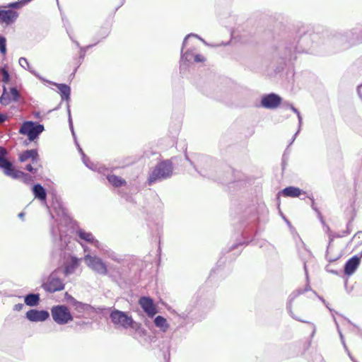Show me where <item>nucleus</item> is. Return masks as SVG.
Segmentation results:
<instances>
[{"label":"nucleus","mask_w":362,"mask_h":362,"mask_svg":"<svg viewBox=\"0 0 362 362\" xmlns=\"http://www.w3.org/2000/svg\"><path fill=\"white\" fill-rule=\"evenodd\" d=\"M8 151L3 146H0V169L3 170L4 175L8 176L11 170L13 163L7 160Z\"/></svg>","instance_id":"nucleus-15"},{"label":"nucleus","mask_w":362,"mask_h":362,"mask_svg":"<svg viewBox=\"0 0 362 362\" xmlns=\"http://www.w3.org/2000/svg\"><path fill=\"white\" fill-rule=\"evenodd\" d=\"M338 332H339V334L340 336V339H341V343H342V345L344 346V347L345 348V349L347 351V347H346V345L345 344V341L344 339V337H343V334L341 332V331L338 329Z\"/></svg>","instance_id":"nucleus-61"},{"label":"nucleus","mask_w":362,"mask_h":362,"mask_svg":"<svg viewBox=\"0 0 362 362\" xmlns=\"http://www.w3.org/2000/svg\"><path fill=\"white\" fill-rule=\"evenodd\" d=\"M362 86H360V85H358L356 88V91H357V94L358 95V97L362 99V93H361V88Z\"/></svg>","instance_id":"nucleus-63"},{"label":"nucleus","mask_w":362,"mask_h":362,"mask_svg":"<svg viewBox=\"0 0 362 362\" xmlns=\"http://www.w3.org/2000/svg\"><path fill=\"white\" fill-rule=\"evenodd\" d=\"M107 180L113 187H119L126 185L127 181L122 177L115 175H108L107 176Z\"/></svg>","instance_id":"nucleus-29"},{"label":"nucleus","mask_w":362,"mask_h":362,"mask_svg":"<svg viewBox=\"0 0 362 362\" xmlns=\"http://www.w3.org/2000/svg\"><path fill=\"white\" fill-rule=\"evenodd\" d=\"M53 86L58 88L62 100L69 101L71 99V87L64 83H57V82H51Z\"/></svg>","instance_id":"nucleus-25"},{"label":"nucleus","mask_w":362,"mask_h":362,"mask_svg":"<svg viewBox=\"0 0 362 362\" xmlns=\"http://www.w3.org/2000/svg\"><path fill=\"white\" fill-rule=\"evenodd\" d=\"M75 144H76V146L79 153L81 155V158H82V160H83V163L86 165V167L91 168V166H90L89 165L86 164V160H88V157L86 155H85V153L82 150L80 144L78 143L77 139H76V143Z\"/></svg>","instance_id":"nucleus-40"},{"label":"nucleus","mask_w":362,"mask_h":362,"mask_svg":"<svg viewBox=\"0 0 362 362\" xmlns=\"http://www.w3.org/2000/svg\"><path fill=\"white\" fill-rule=\"evenodd\" d=\"M110 318L112 320V324L115 325H120L124 329L132 327V329H138L141 327V325L137 324L134 321L131 315H129L127 313L122 312V310H119L118 309H113L111 311Z\"/></svg>","instance_id":"nucleus-7"},{"label":"nucleus","mask_w":362,"mask_h":362,"mask_svg":"<svg viewBox=\"0 0 362 362\" xmlns=\"http://www.w3.org/2000/svg\"><path fill=\"white\" fill-rule=\"evenodd\" d=\"M154 325L159 327L163 332H165L168 329L169 324L167 320L163 317V315H157L154 318Z\"/></svg>","instance_id":"nucleus-32"},{"label":"nucleus","mask_w":362,"mask_h":362,"mask_svg":"<svg viewBox=\"0 0 362 362\" xmlns=\"http://www.w3.org/2000/svg\"><path fill=\"white\" fill-rule=\"evenodd\" d=\"M84 260L86 265L94 272L102 276L107 275V266L101 257L96 255H86Z\"/></svg>","instance_id":"nucleus-10"},{"label":"nucleus","mask_w":362,"mask_h":362,"mask_svg":"<svg viewBox=\"0 0 362 362\" xmlns=\"http://www.w3.org/2000/svg\"><path fill=\"white\" fill-rule=\"evenodd\" d=\"M25 170L32 173H37V168L36 167L33 166L32 164H28L25 165Z\"/></svg>","instance_id":"nucleus-51"},{"label":"nucleus","mask_w":362,"mask_h":362,"mask_svg":"<svg viewBox=\"0 0 362 362\" xmlns=\"http://www.w3.org/2000/svg\"><path fill=\"white\" fill-rule=\"evenodd\" d=\"M49 317V313L47 310L30 309L25 313V318L31 322H44Z\"/></svg>","instance_id":"nucleus-13"},{"label":"nucleus","mask_w":362,"mask_h":362,"mask_svg":"<svg viewBox=\"0 0 362 362\" xmlns=\"http://www.w3.org/2000/svg\"><path fill=\"white\" fill-rule=\"evenodd\" d=\"M18 159L21 162H25L30 159L32 164L35 165L40 160V155L37 149H27L19 154Z\"/></svg>","instance_id":"nucleus-19"},{"label":"nucleus","mask_w":362,"mask_h":362,"mask_svg":"<svg viewBox=\"0 0 362 362\" xmlns=\"http://www.w3.org/2000/svg\"><path fill=\"white\" fill-rule=\"evenodd\" d=\"M283 98L276 93H264L261 96L259 107L266 109H276L281 104Z\"/></svg>","instance_id":"nucleus-11"},{"label":"nucleus","mask_w":362,"mask_h":362,"mask_svg":"<svg viewBox=\"0 0 362 362\" xmlns=\"http://www.w3.org/2000/svg\"><path fill=\"white\" fill-rule=\"evenodd\" d=\"M332 40L337 45L338 50L349 48L351 45L362 42V26H356L344 33H334Z\"/></svg>","instance_id":"nucleus-3"},{"label":"nucleus","mask_w":362,"mask_h":362,"mask_svg":"<svg viewBox=\"0 0 362 362\" xmlns=\"http://www.w3.org/2000/svg\"><path fill=\"white\" fill-rule=\"evenodd\" d=\"M65 299L67 300L68 303H69L71 305H73V304L75 302L76 298L71 296V294L68 293L67 292L64 295Z\"/></svg>","instance_id":"nucleus-50"},{"label":"nucleus","mask_w":362,"mask_h":362,"mask_svg":"<svg viewBox=\"0 0 362 362\" xmlns=\"http://www.w3.org/2000/svg\"><path fill=\"white\" fill-rule=\"evenodd\" d=\"M8 177H11V178L13 179H21L22 181L25 184H30L31 182L33 181V176H31L29 174H27V173H25L23 171L16 170L13 165L11 168V171Z\"/></svg>","instance_id":"nucleus-22"},{"label":"nucleus","mask_w":362,"mask_h":362,"mask_svg":"<svg viewBox=\"0 0 362 362\" xmlns=\"http://www.w3.org/2000/svg\"><path fill=\"white\" fill-rule=\"evenodd\" d=\"M52 234L53 238V243L55 250H63L65 249L67 245V238L65 236L63 238L62 233L59 230V234L58 238L55 237V233L54 228L52 229Z\"/></svg>","instance_id":"nucleus-23"},{"label":"nucleus","mask_w":362,"mask_h":362,"mask_svg":"<svg viewBox=\"0 0 362 362\" xmlns=\"http://www.w3.org/2000/svg\"><path fill=\"white\" fill-rule=\"evenodd\" d=\"M24 305L23 303H17L14 305L13 310L16 311H20L23 308Z\"/></svg>","instance_id":"nucleus-59"},{"label":"nucleus","mask_w":362,"mask_h":362,"mask_svg":"<svg viewBox=\"0 0 362 362\" xmlns=\"http://www.w3.org/2000/svg\"><path fill=\"white\" fill-rule=\"evenodd\" d=\"M97 249L100 250L101 255L109 257L112 261L120 263L124 260L122 256L117 254L116 252L108 248L107 245L100 243V241L98 243Z\"/></svg>","instance_id":"nucleus-18"},{"label":"nucleus","mask_w":362,"mask_h":362,"mask_svg":"<svg viewBox=\"0 0 362 362\" xmlns=\"http://www.w3.org/2000/svg\"><path fill=\"white\" fill-rule=\"evenodd\" d=\"M18 13L14 10H11L10 8H0V23H6V25H11L16 22L18 17Z\"/></svg>","instance_id":"nucleus-16"},{"label":"nucleus","mask_w":362,"mask_h":362,"mask_svg":"<svg viewBox=\"0 0 362 362\" xmlns=\"http://www.w3.org/2000/svg\"><path fill=\"white\" fill-rule=\"evenodd\" d=\"M191 37L198 38L200 40H202V42H204V44H206L205 40L200 37V36H199V35L195 34V33H189V34H187V35L185 37V39L183 40V47H186L187 44V40H188V39H189Z\"/></svg>","instance_id":"nucleus-41"},{"label":"nucleus","mask_w":362,"mask_h":362,"mask_svg":"<svg viewBox=\"0 0 362 362\" xmlns=\"http://www.w3.org/2000/svg\"><path fill=\"white\" fill-rule=\"evenodd\" d=\"M185 159H186L187 161H189V163H190V165H191L192 167H194V168L195 169V170H196V171H197V172L199 173V175H202V173L201 171L198 170V169L197 168V167H196V165H195V164H194V162L193 160H192V159H190V158H189V156L187 155V151H186V152H185Z\"/></svg>","instance_id":"nucleus-47"},{"label":"nucleus","mask_w":362,"mask_h":362,"mask_svg":"<svg viewBox=\"0 0 362 362\" xmlns=\"http://www.w3.org/2000/svg\"><path fill=\"white\" fill-rule=\"evenodd\" d=\"M300 129H301V127H300V126H298V129H297L296 132V133H295V134L293 136V137H292V138H291V141H290L289 144L288 145V148L289 147V146H290V145H291V144L293 143V141H295V139H296V137H297V136H298V133L300 132Z\"/></svg>","instance_id":"nucleus-56"},{"label":"nucleus","mask_w":362,"mask_h":362,"mask_svg":"<svg viewBox=\"0 0 362 362\" xmlns=\"http://www.w3.org/2000/svg\"><path fill=\"white\" fill-rule=\"evenodd\" d=\"M57 215L62 216L66 220L69 218L66 209L62 207V204L59 203H58Z\"/></svg>","instance_id":"nucleus-44"},{"label":"nucleus","mask_w":362,"mask_h":362,"mask_svg":"<svg viewBox=\"0 0 362 362\" xmlns=\"http://www.w3.org/2000/svg\"><path fill=\"white\" fill-rule=\"evenodd\" d=\"M76 235L81 240L85 241L95 247H98L99 240L95 239L94 235L91 233L86 232L84 229L78 228L76 230Z\"/></svg>","instance_id":"nucleus-20"},{"label":"nucleus","mask_w":362,"mask_h":362,"mask_svg":"<svg viewBox=\"0 0 362 362\" xmlns=\"http://www.w3.org/2000/svg\"><path fill=\"white\" fill-rule=\"evenodd\" d=\"M300 129H301V127H300V126H298V129H297L296 132V133H295V134L293 136V137H292V138H291V141H290L289 144L288 145V148L289 147V146H290V145H291V144L293 143V141H295V139H296V137H297V136H298V133L300 132Z\"/></svg>","instance_id":"nucleus-55"},{"label":"nucleus","mask_w":362,"mask_h":362,"mask_svg":"<svg viewBox=\"0 0 362 362\" xmlns=\"http://www.w3.org/2000/svg\"><path fill=\"white\" fill-rule=\"evenodd\" d=\"M42 287L48 293L61 291L64 288V284L62 279L59 278L55 272L51 273L47 282L43 283Z\"/></svg>","instance_id":"nucleus-12"},{"label":"nucleus","mask_w":362,"mask_h":362,"mask_svg":"<svg viewBox=\"0 0 362 362\" xmlns=\"http://www.w3.org/2000/svg\"><path fill=\"white\" fill-rule=\"evenodd\" d=\"M0 74L2 76V82H4V84H8L11 81V75L8 71L6 65H4L1 68Z\"/></svg>","instance_id":"nucleus-36"},{"label":"nucleus","mask_w":362,"mask_h":362,"mask_svg":"<svg viewBox=\"0 0 362 362\" xmlns=\"http://www.w3.org/2000/svg\"><path fill=\"white\" fill-rule=\"evenodd\" d=\"M51 315L52 320L57 325H66L69 322L73 320V315L66 305H55L51 308Z\"/></svg>","instance_id":"nucleus-9"},{"label":"nucleus","mask_w":362,"mask_h":362,"mask_svg":"<svg viewBox=\"0 0 362 362\" xmlns=\"http://www.w3.org/2000/svg\"><path fill=\"white\" fill-rule=\"evenodd\" d=\"M183 44L182 45L181 48V64L180 68L182 69L184 65H187L188 63H191L192 60L194 59L195 53L194 49L192 48L187 49L186 51H184Z\"/></svg>","instance_id":"nucleus-24"},{"label":"nucleus","mask_w":362,"mask_h":362,"mask_svg":"<svg viewBox=\"0 0 362 362\" xmlns=\"http://www.w3.org/2000/svg\"><path fill=\"white\" fill-rule=\"evenodd\" d=\"M32 0H19L13 2L8 3L6 6H4V8H10L11 9L13 8H20L22 6L26 5V4L30 2Z\"/></svg>","instance_id":"nucleus-35"},{"label":"nucleus","mask_w":362,"mask_h":362,"mask_svg":"<svg viewBox=\"0 0 362 362\" xmlns=\"http://www.w3.org/2000/svg\"><path fill=\"white\" fill-rule=\"evenodd\" d=\"M205 60H206V59H205V57H204L203 55H202L200 54H195L194 61L196 63H202V62H204Z\"/></svg>","instance_id":"nucleus-49"},{"label":"nucleus","mask_w":362,"mask_h":362,"mask_svg":"<svg viewBox=\"0 0 362 362\" xmlns=\"http://www.w3.org/2000/svg\"><path fill=\"white\" fill-rule=\"evenodd\" d=\"M19 64L21 66H22L23 69H28L30 67L28 61L25 57H21L19 59Z\"/></svg>","instance_id":"nucleus-46"},{"label":"nucleus","mask_w":362,"mask_h":362,"mask_svg":"<svg viewBox=\"0 0 362 362\" xmlns=\"http://www.w3.org/2000/svg\"><path fill=\"white\" fill-rule=\"evenodd\" d=\"M258 223L259 220L255 212V207H252L250 209L249 217L242 220L241 239L236 240L230 247L229 251L237 250L240 246L249 244L257 233Z\"/></svg>","instance_id":"nucleus-2"},{"label":"nucleus","mask_w":362,"mask_h":362,"mask_svg":"<svg viewBox=\"0 0 362 362\" xmlns=\"http://www.w3.org/2000/svg\"><path fill=\"white\" fill-rule=\"evenodd\" d=\"M214 305V296L210 294L208 298L199 300V305L203 308H211Z\"/></svg>","instance_id":"nucleus-34"},{"label":"nucleus","mask_w":362,"mask_h":362,"mask_svg":"<svg viewBox=\"0 0 362 362\" xmlns=\"http://www.w3.org/2000/svg\"><path fill=\"white\" fill-rule=\"evenodd\" d=\"M361 257L358 255H354L348 259L344 267V272L346 276H351L360 265Z\"/></svg>","instance_id":"nucleus-17"},{"label":"nucleus","mask_w":362,"mask_h":362,"mask_svg":"<svg viewBox=\"0 0 362 362\" xmlns=\"http://www.w3.org/2000/svg\"><path fill=\"white\" fill-rule=\"evenodd\" d=\"M139 305L149 317H153L158 313L155 303L150 297H141L139 299Z\"/></svg>","instance_id":"nucleus-14"},{"label":"nucleus","mask_w":362,"mask_h":362,"mask_svg":"<svg viewBox=\"0 0 362 362\" xmlns=\"http://www.w3.org/2000/svg\"><path fill=\"white\" fill-rule=\"evenodd\" d=\"M10 97L11 101L18 102L21 98V93L16 86H12L10 89Z\"/></svg>","instance_id":"nucleus-37"},{"label":"nucleus","mask_w":362,"mask_h":362,"mask_svg":"<svg viewBox=\"0 0 362 362\" xmlns=\"http://www.w3.org/2000/svg\"><path fill=\"white\" fill-rule=\"evenodd\" d=\"M303 263V267L305 273V280H306V285L304 288H298L295 291L292 292L290 296L288 298L287 300V305H286V310L288 313L290 314V315L292 317L293 319H295L298 321L303 322L304 323H308V321L303 320L302 319L298 318L296 315H295L292 310V303L295 300L296 298L299 296V295H301L307 291H310L311 290L310 286V280H309V276H308V272L306 267V261L304 259H302Z\"/></svg>","instance_id":"nucleus-8"},{"label":"nucleus","mask_w":362,"mask_h":362,"mask_svg":"<svg viewBox=\"0 0 362 362\" xmlns=\"http://www.w3.org/2000/svg\"><path fill=\"white\" fill-rule=\"evenodd\" d=\"M289 107L292 112L297 114L298 125L300 126V127H302V115L300 114V111L298 110V108H296V107H294L292 105H290Z\"/></svg>","instance_id":"nucleus-43"},{"label":"nucleus","mask_w":362,"mask_h":362,"mask_svg":"<svg viewBox=\"0 0 362 362\" xmlns=\"http://www.w3.org/2000/svg\"><path fill=\"white\" fill-rule=\"evenodd\" d=\"M73 306L78 313H83L85 311H89L93 309L90 304L79 302L76 299L75 300Z\"/></svg>","instance_id":"nucleus-31"},{"label":"nucleus","mask_w":362,"mask_h":362,"mask_svg":"<svg viewBox=\"0 0 362 362\" xmlns=\"http://www.w3.org/2000/svg\"><path fill=\"white\" fill-rule=\"evenodd\" d=\"M334 233L335 238H341V237H344V236L346 235V233H344V230L342 231L341 233Z\"/></svg>","instance_id":"nucleus-64"},{"label":"nucleus","mask_w":362,"mask_h":362,"mask_svg":"<svg viewBox=\"0 0 362 362\" xmlns=\"http://www.w3.org/2000/svg\"><path fill=\"white\" fill-rule=\"evenodd\" d=\"M197 156V160L199 161L200 163H204V162L206 163V162H209L211 160L210 157H209L207 156L198 155Z\"/></svg>","instance_id":"nucleus-48"},{"label":"nucleus","mask_w":362,"mask_h":362,"mask_svg":"<svg viewBox=\"0 0 362 362\" xmlns=\"http://www.w3.org/2000/svg\"><path fill=\"white\" fill-rule=\"evenodd\" d=\"M280 193L284 197H298L302 193H305V192H303V190L298 187L289 186L284 188Z\"/></svg>","instance_id":"nucleus-26"},{"label":"nucleus","mask_w":362,"mask_h":362,"mask_svg":"<svg viewBox=\"0 0 362 362\" xmlns=\"http://www.w3.org/2000/svg\"><path fill=\"white\" fill-rule=\"evenodd\" d=\"M353 221V218H351L349 222L346 223V230H344V233L346 235L350 234L351 231V222Z\"/></svg>","instance_id":"nucleus-52"},{"label":"nucleus","mask_w":362,"mask_h":362,"mask_svg":"<svg viewBox=\"0 0 362 362\" xmlns=\"http://www.w3.org/2000/svg\"><path fill=\"white\" fill-rule=\"evenodd\" d=\"M286 159H287V157L286 156V153H284L283 154V160H282V168H283V170H284V168L286 165Z\"/></svg>","instance_id":"nucleus-62"},{"label":"nucleus","mask_w":362,"mask_h":362,"mask_svg":"<svg viewBox=\"0 0 362 362\" xmlns=\"http://www.w3.org/2000/svg\"><path fill=\"white\" fill-rule=\"evenodd\" d=\"M25 304L30 306L38 305L40 302V293H29L24 296Z\"/></svg>","instance_id":"nucleus-27"},{"label":"nucleus","mask_w":362,"mask_h":362,"mask_svg":"<svg viewBox=\"0 0 362 362\" xmlns=\"http://www.w3.org/2000/svg\"><path fill=\"white\" fill-rule=\"evenodd\" d=\"M35 199H37L44 204H47V192L40 183H35L32 187Z\"/></svg>","instance_id":"nucleus-21"},{"label":"nucleus","mask_w":362,"mask_h":362,"mask_svg":"<svg viewBox=\"0 0 362 362\" xmlns=\"http://www.w3.org/2000/svg\"><path fill=\"white\" fill-rule=\"evenodd\" d=\"M326 228H327V229L328 230L329 242H328V246L327 247V252H326L325 257H326V258H327L328 262H332L338 260L340 256L339 255H338L337 257H330V256H329V247H330V245H331L332 242L335 238V236H334V233L331 232L329 226L326 225Z\"/></svg>","instance_id":"nucleus-30"},{"label":"nucleus","mask_w":362,"mask_h":362,"mask_svg":"<svg viewBox=\"0 0 362 362\" xmlns=\"http://www.w3.org/2000/svg\"><path fill=\"white\" fill-rule=\"evenodd\" d=\"M300 129H301V127H300V126H298V129H297L296 132V133H295V134L293 136V137H292V138H291V141H290L289 144L288 145V148L289 147V146H290V145H291V144L293 143V141H295V139H296V137H297V136H298V133L300 132Z\"/></svg>","instance_id":"nucleus-57"},{"label":"nucleus","mask_w":362,"mask_h":362,"mask_svg":"<svg viewBox=\"0 0 362 362\" xmlns=\"http://www.w3.org/2000/svg\"><path fill=\"white\" fill-rule=\"evenodd\" d=\"M300 129H301V127H300V126H298V129H297L296 132V133H295V134L293 136V137H292V138H291V141H290L289 144L288 145V148L289 147V146H290V145H291V144L293 143V141H295V139H296V137H297V136H298V133L300 132Z\"/></svg>","instance_id":"nucleus-54"},{"label":"nucleus","mask_w":362,"mask_h":362,"mask_svg":"<svg viewBox=\"0 0 362 362\" xmlns=\"http://www.w3.org/2000/svg\"><path fill=\"white\" fill-rule=\"evenodd\" d=\"M11 102V98L10 95H6V93H2L0 96V103L2 105L6 106Z\"/></svg>","instance_id":"nucleus-42"},{"label":"nucleus","mask_w":362,"mask_h":362,"mask_svg":"<svg viewBox=\"0 0 362 362\" xmlns=\"http://www.w3.org/2000/svg\"><path fill=\"white\" fill-rule=\"evenodd\" d=\"M312 48L311 28L302 26L298 28L296 37L288 36L279 46V54L281 59L292 60L296 59L297 53L307 52Z\"/></svg>","instance_id":"nucleus-1"},{"label":"nucleus","mask_w":362,"mask_h":362,"mask_svg":"<svg viewBox=\"0 0 362 362\" xmlns=\"http://www.w3.org/2000/svg\"><path fill=\"white\" fill-rule=\"evenodd\" d=\"M66 33H68L69 35V38L71 40V41L73 42H74V44L76 45L77 47H79L80 48V56H79V58L82 61L85 58V56H86V51L90 48V47H93V46H94L95 45H96L97 43H95L93 45H87L86 47H81V45L78 42L76 41V40H74L72 38V36H71V34L69 32V30L66 28Z\"/></svg>","instance_id":"nucleus-33"},{"label":"nucleus","mask_w":362,"mask_h":362,"mask_svg":"<svg viewBox=\"0 0 362 362\" xmlns=\"http://www.w3.org/2000/svg\"><path fill=\"white\" fill-rule=\"evenodd\" d=\"M29 71L31 72L32 74H33L35 76L37 77L40 80H43L42 77L40 76L38 72L36 71L31 69L30 68L28 69Z\"/></svg>","instance_id":"nucleus-60"},{"label":"nucleus","mask_w":362,"mask_h":362,"mask_svg":"<svg viewBox=\"0 0 362 362\" xmlns=\"http://www.w3.org/2000/svg\"><path fill=\"white\" fill-rule=\"evenodd\" d=\"M80 261L76 257H71V260L67 262L64 267V274L68 276L75 272L77 267L79 266Z\"/></svg>","instance_id":"nucleus-28"},{"label":"nucleus","mask_w":362,"mask_h":362,"mask_svg":"<svg viewBox=\"0 0 362 362\" xmlns=\"http://www.w3.org/2000/svg\"><path fill=\"white\" fill-rule=\"evenodd\" d=\"M45 131V126L37 122H23L18 130L19 134L28 137L29 141H35L40 138V134Z\"/></svg>","instance_id":"nucleus-6"},{"label":"nucleus","mask_w":362,"mask_h":362,"mask_svg":"<svg viewBox=\"0 0 362 362\" xmlns=\"http://www.w3.org/2000/svg\"><path fill=\"white\" fill-rule=\"evenodd\" d=\"M334 34L330 33L328 30L320 27L311 28L312 49L320 48L321 45H334L337 47L332 40Z\"/></svg>","instance_id":"nucleus-5"},{"label":"nucleus","mask_w":362,"mask_h":362,"mask_svg":"<svg viewBox=\"0 0 362 362\" xmlns=\"http://www.w3.org/2000/svg\"><path fill=\"white\" fill-rule=\"evenodd\" d=\"M354 238H358L361 240V243H362V230H358L352 238L351 241H352Z\"/></svg>","instance_id":"nucleus-58"},{"label":"nucleus","mask_w":362,"mask_h":362,"mask_svg":"<svg viewBox=\"0 0 362 362\" xmlns=\"http://www.w3.org/2000/svg\"><path fill=\"white\" fill-rule=\"evenodd\" d=\"M66 110H67V114H68L69 126L71 132H73V131H74V129L73 122H72V119H71V109H70V106H69V103H67V105H66Z\"/></svg>","instance_id":"nucleus-45"},{"label":"nucleus","mask_w":362,"mask_h":362,"mask_svg":"<svg viewBox=\"0 0 362 362\" xmlns=\"http://www.w3.org/2000/svg\"><path fill=\"white\" fill-rule=\"evenodd\" d=\"M308 197V198H310V201H311V204H310V206H311V208H312L315 211H316V213L317 214V216H318V218H319L320 221H321V223H322V224L325 225V220H324V218H323V217H322V215L321 212L320 211L319 209H318V208H317V206H316V204H315V199H314V197Z\"/></svg>","instance_id":"nucleus-38"},{"label":"nucleus","mask_w":362,"mask_h":362,"mask_svg":"<svg viewBox=\"0 0 362 362\" xmlns=\"http://www.w3.org/2000/svg\"><path fill=\"white\" fill-rule=\"evenodd\" d=\"M8 117L7 114L0 112V124H2L8 120Z\"/></svg>","instance_id":"nucleus-53"},{"label":"nucleus","mask_w":362,"mask_h":362,"mask_svg":"<svg viewBox=\"0 0 362 362\" xmlns=\"http://www.w3.org/2000/svg\"><path fill=\"white\" fill-rule=\"evenodd\" d=\"M173 175V163L171 160L159 161L149 172L146 183L153 185L156 182H161L171 177Z\"/></svg>","instance_id":"nucleus-4"},{"label":"nucleus","mask_w":362,"mask_h":362,"mask_svg":"<svg viewBox=\"0 0 362 362\" xmlns=\"http://www.w3.org/2000/svg\"><path fill=\"white\" fill-rule=\"evenodd\" d=\"M0 53L5 55L7 53V40L0 34Z\"/></svg>","instance_id":"nucleus-39"}]
</instances>
